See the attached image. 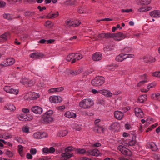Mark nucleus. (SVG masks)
Returning <instances> with one entry per match:
<instances>
[{"mask_svg":"<svg viewBox=\"0 0 160 160\" xmlns=\"http://www.w3.org/2000/svg\"><path fill=\"white\" fill-rule=\"evenodd\" d=\"M134 112L135 115L138 118H141L143 117V113L140 108H135L134 109Z\"/></svg>","mask_w":160,"mask_h":160,"instance_id":"obj_11","label":"nucleus"},{"mask_svg":"<svg viewBox=\"0 0 160 160\" xmlns=\"http://www.w3.org/2000/svg\"><path fill=\"white\" fill-rule=\"evenodd\" d=\"M104 130L105 129L102 127L99 126L98 125H96V127L94 129V131L96 132L99 133L104 132Z\"/></svg>","mask_w":160,"mask_h":160,"instance_id":"obj_23","label":"nucleus"},{"mask_svg":"<svg viewBox=\"0 0 160 160\" xmlns=\"http://www.w3.org/2000/svg\"><path fill=\"white\" fill-rule=\"evenodd\" d=\"M48 137V135L45 132H41V135H40V139L43 138H45Z\"/></svg>","mask_w":160,"mask_h":160,"instance_id":"obj_54","label":"nucleus"},{"mask_svg":"<svg viewBox=\"0 0 160 160\" xmlns=\"http://www.w3.org/2000/svg\"><path fill=\"white\" fill-rule=\"evenodd\" d=\"M156 84L155 82H152L151 83H149L147 85V88L148 90L147 89H142L141 90V92H148V90L151 88H152L155 86Z\"/></svg>","mask_w":160,"mask_h":160,"instance_id":"obj_25","label":"nucleus"},{"mask_svg":"<svg viewBox=\"0 0 160 160\" xmlns=\"http://www.w3.org/2000/svg\"><path fill=\"white\" fill-rule=\"evenodd\" d=\"M15 60L12 58L6 59L1 63L3 67H6L12 65L15 62Z\"/></svg>","mask_w":160,"mask_h":160,"instance_id":"obj_8","label":"nucleus"},{"mask_svg":"<svg viewBox=\"0 0 160 160\" xmlns=\"http://www.w3.org/2000/svg\"><path fill=\"white\" fill-rule=\"evenodd\" d=\"M4 90L10 94H14L17 95L18 93V89H14L11 86H6L3 88Z\"/></svg>","mask_w":160,"mask_h":160,"instance_id":"obj_7","label":"nucleus"},{"mask_svg":"<svg viewBox=\"0 0 160 160\" xmlns=\"http://www.w3.org/2000/svg\"><path fill=\"white\" fill-rule=\"evenodd\" d=\"M132 9H122L121 10V12H122L129 13L130 12H132Z\"/></svg>","mask_w":160,"mask_h":160,"instance_id":"obj_55","label":"nucleus"},{"mask_svg":"<svg viewBox=\"0 0 160 160\" xmlns=\"http://www.w3.org/2000/svg\"><path fill=\"white\" fill-rule=\"evenodd\" d=\"M18 118L20 120L26 121L32 120L33 118V117L30 116L29 117L27 115L24 114L20 115L18 117Z\"/></svg>","mask_w":160,"mask_h":160,"instance_id":"obj_12","label":"nucleus"},{"mask_svg":"<svg viewBox=\"0 0 160 160\" xmlns=\"http://www.w3.org/2000/svg\"><path fill=\"white\" fill-rule=\"evenodd\" d=\"M22 131L24 132L28 133L29 132V128L27 126L23 127L22 128Z\"/></svg>","mask_w":160,"mask_h":160,"instance_id":"obj_44","label":"nucleus"},{"mask_svg":"<svg viewBox=\"0 0 160 160\" xmlns=\"http://www.w3.org/2000/svg\"><path fill=\"white\" fill-rule=\"evenodd\" d=\"M62 98L58 96H52L50 97L49 100H61Z\"/></svg>","mask_w":160,"mask_h":160,"instance_id":"obj_37","label":"nucleus"},{"mask_svg":"<svg viewBox=\"0 0 160 160\" xmlns=\"http://www.w3.org/2000/svg\"><path fill=\"white\" fill-rule=\"evenodd\" d=\"M43 55L38 52H33L30 55V57L32 58H39L42 57Z\"/></svg>","mask_w":160,"mask_h":160,"instance_id":"obj_22","label":"nucleus"},{"mask_svg":"<svg viewBox=\"0 0 160 160\" xmlns=\"http://www.w3.org/2000/svg\"><path fill=\"white\" fill-rule=\"evenodd\" d=\"M52 24V22L49 21H46L44 24V25L46 27H51V25Z\"/></svg>","mask_w":160,"mask_h":160,"instance_id":"obj_57","label":"nucleus"},{"mask_svg":"<svg viewBox=\"0 0 160 160\" xmlns=\"http://www.w3.org/2000/svg\"><path fill=\"white\" fill-rule=\"evenodd\" d=\"M76 1L75 0H68L64 2V4L66 5H73L75 4Z\"/></svg>","mask_w":160,"mask_h":160,"instance_id":"obj_36","label":"nucleus"},{"mask_svg":"<svg viewBox=\"0 0 160 160\" xmlns=\"http://www.w3.org/2000/svg\"><path fill=\"white\" fill-rule=\"evenodd\" d=\"M126 38V35L121 32L116 34L111 33V38H112L116 41H120Z\"/></svg>","mask_w":160,"mask_h":160,"instance_id":"obj_5","label":"nucleus"},{"mask_svg":"<svg viewBox=\"0 0 160 160\" xmlns=\"http://www.w3.org/2000/svg\"><path fill=\"white\" fill-rule=\"evenodd\" d=\"M34 14V12H27L25 13V15L26 16L31 17Z\"/></svg>","mask_w":160,"mask_h":160,"instance_id":"obj_46","label":"nucleus"},{"mask_svg":"<svg viewBox=\"0 0 160 160\" xmlns=\"http://www.w3.org/2000/svg\"><path fill=\"white\" fill-rule=\"evenodd\" d=\"M151 7H147L145 8L141 7L138 10V11L140 12H143L148 11L151 10Z\"/></svg>","mask_w":160,"mask_h":160,"instance_id":"obj_29","label":"nucleus"},{"mask_svg":"<svg viewBox=\"0 0 160 160\" xmlns=\"http://www.w3.org/2000/svg\"><path fill=\"white\" fill-rule=\"evenodd\" d=\"M22 83L23 84H27L29 86H31L34 83V82L32 80L29 81L27 80L26 81H24L23 80H22Z\"/></svg>","mask_w":160,"mask_h":160,"instance_id":"obj_33","label":"nucleus"},{"mask_svg":"<svg viewBox=\"0 0 160 160\" xmlns=\"http://www.w3.org/2000/svg\"><path fill=\"white\" fill-rule=\"evenodd\" d=\"M30 152L31 154L34 155L37 152V150L35 148H32L30 150Z\"/></svg>","mask_w":160,"mask_h":160,"instance_id":"obj_53","label":"nucleus"},{"mask_svg":"<svg viewBox=\"0 0 160 160\" xmlns=\"http://www.w3.org/2000/svg\"><path fill=\"white\" fill-rule=\"evenodd\" d=\"M10 34L9 32L4 33L0 36V42L2 43L6 42L10 38Z\"/></svg>","mask_w":160,"mask_h":160,"instance_id":"obj_9","label":"nucleus"},{"mask_svg":"<svg viewBox=\"0 0 160 160\" xmlns=\"http://www.w3.org/2000/svg\"><path fill=\"white\" fill-rule=\"evenodd\" d=\"M48 92L49 93H54L56 92L55 88H52L48 90Z\"/></svg>","mask_w":160,"mask_h":160,"instance_id":"obj_60","label":"nucleus"},{"mask_svg":"<svg viewBox=\"0 0 160 160\" xmlns=\"http://www.w3.org/2000/svg\"><path fill=\"white\" fill-rule=\"evenodd\" d=\"M143 76L144 78L145 79V80H142V81H140L137 84V86L138 87H140L142 85H143L144 83L148 82V80L146 79L147 76L146 75L144 74L143 75Z\"/></svg>","mask_w":160,"mask_h":160,"instance_id":"obj_34","label":"nucleus"},{"mask_svg":"<svg viewBox=\"0 0 160 160\" xmlns=\"http://www.w3.org/2000/svg\"><path fill=\"white\" fill-rule=\"evenodd\" d=\"M75 129L77 131H80L81 129V125H77L76 126Z\"/></svg>","mask_w":160,"mask_h":160,"instance_id":"obj_59","label":"nucleus"},{"mask_svg":"<svg viewBox=\"0 0 160 160\" xmlns=\"http://www.w3.org/2000/svg\"><path fill=\"white\" fill-rule=\"evenodd\" d=\"M4 108L7 109L9 110L10 111H13L16 109V107L12 104L10 103L7 104L5 106Z\"/></svg>","mask_w":160,"mask_h":160,"instance_id":"obj_28","label":"nucleus"},{"mask_svg":"<svg viewBox=\"0 0 160 160\" xmlns=\"http://www.w3.org/2000/svg\"><path fill=\"white\" fill-rule=\"evenodd\" d=\"M125 59L127 58H132L134 57V55L133 54H124Z\"/></svg>","mask_w":160,"mask_h":160,"instance_id":"obj_47","label":"nucleus"},{"mask_svg":"<svg viewBox=\"0 0 160 160\" xmlns=\"http://www.w3.org/2000/svg\"><path fill=\"white\" fill-rule=\"evenodd\" d=\"M38 8L40 11H42L43 10L46 9V8L45 7H41L40 6H39L38 7Z\"/></svg>","mask_w":160,"mask_h":160,"instance_id":"obj_63","label":"nucleus"},{"mask_svg":"<svg viewBox=\"0 0 160 160\" xmlns=\"http://www.w3.org/2000/svg\"><path fill=\"white\" fill-rule=\"evenodd\" d=\"M151 0H141L140 2L142 5H146L150 3Z\"/></svg>","mask_w":160,"mask_h":160,"instance_id":"obj_39","label":"nucleus"},{"mask_svg":"<svg viewBox=\"0 0 160 160\" xmlns=\"http://www.w3.org/2000/svg\"><path fill=\"white\" fill-rule=\"evenodd\" d=\"M118 126L119 125L118 123H113L110 126L109 128L111 130L116 129Z\"/></svg>","mask_w":160,"mask_h":160,"instance_id":"obj_38","label":"nucleus"},{"mask_svg":"<svg viewBox=\"0 0 160 160\" xmlns=\"http://www.w3.org/2000/svg\"><path fill=\"white\" fill-rule=\"evenodd\" d=\"M102 55L99 52H96L92 56V59L95 61H99L102 59Z\"/></svg>","mask_w":160,"mask_h":160,"instance_id":"obj_15","label":"nucleus"},{"mask_svg":"<svg viewBox=\"0 0 160 160\" xmlns=\"http://www.w3.org/2000/svg\"><path fill=\"white\" fill-rule=\"evenodd\" d=\"M78 152L79 153L83 154L86 151L84 149H78Z\"/></svg>","mask_w":160,"mask_h":160,"instance_id":"obj_56","label":"nucleus"},{"mask_svg":"<svg viewBox=\"0 0 160 160\" xmlns=\"http://www.w3.org/2000/svg\"><path fill=\"white\" fill-rule=\"evenodd\" d=\"M82 55L79 53H74V58L72 60V63L75 62L77 61L82 59Z\"/></svg>","mask_w":160,"mask_h":160,"instance_id":"obj_17","label":"nucleus"},{"mask_svg":"<svg viewBox=\"0 0 160 160\" xmlns=\"http://www.w3.org/2000/svg\"><path fill=\"white\" fill-rule=\"evenodd\" d=\"M56 92H59L62 91L64 90V88L63 87H60L57 88H55Z\"/></svg>","mask_w":160,"mask_h":160,"instance_id":"obj_52","label":"nucleus"},{"mask_svg":"<svg viewBox=\"0 0 160 160\" xmlns=\"http://www.w3.org/2000/svg\"><path fill=\"white\" fill-rule=\"evenodd\" d=\"M124 54L123 53L120 54L118 56H117L115 59L116 61L118 62H121L123 61L125 59Z\"/></svg>","mask_w":160,"mask_h":160,"instance_id":"obj_27","label":"nucleus"},{"mask_svg":"<svg viewBox=\"0 0 160 160\" xmlns=\"http://www.w3.org/2000/svg\"><path fill=\"white\" fill-rule=\"evenodd\" d=\"M73 147H69L65 149V152L62 154V157L61 158V160H66L72 157V154L69 152L73 150Z\"/></svg>","mask_w":160,"mask_h":160,"instance_id":"obj_2","label":"nucleus"},{"mask_svg":"<svg viewBox=\"0 0 160 160\" xmlns=\"http://www.w3.org/2000/svg\"><path fill=\"white\" fill-rule=\"evenodd\" d=\"M116 66L118 67V66L115 65V66H113L112 65H110L107 68L108 69L110 70V71H113L114 70V67Z\"/></svg>","mask_w":160,"mask_h":160,"instance_id":"obj_58","label":"nucleus"},{"mask_svg":"<svg viewBox=\"0 0 160 160\" xmlns=\"http://www.w3.org/2000/svg\"><path fill=\"white\" fill-rule=\"evenodd\" d=\"M55 149L52 147H51L49 149V153H52L55 152Z\"/></svg>","mask_w":160,"mask_h":160,"instance_id":"obj_62","label":"nucleus"},{"mask_svg":"<svg viewBox=\"0 0 160 160\" xmlns=\"http://www.w3.org/2000/svg\"><path fill=\"white\" fill-rule=\"evenodd\" d=\"M88 152L89 155L96 157L98 156L100 154L99 151L97 149L90 150L88 151Z\"/></svg>","mask_w":160,"mask_h":160,"instance_id":"obj_16","label":"nucleus"},{"mask_svg":"<svg viewBox=\"0 0 160 160\" xmlns=\"http://www.w3.org/2000/svg\"><path fill=\"white\" fill-rule=\"evenodd\" d=\"M150 15L152 17L155 18L160 17V11L159 10H154L150 13Z\"/></svg>","mask_w":160,"mask_h":160,"instance_id":"obj_19","label":"nucleus"},{"mask_svg":"<svg viewBox=\"0 0 160 160\" xmlns=\"http://www.w3.org/2000/svg\"><path fill=\"white\" fill-rule=\"evenodd\" d=\"M100 93L107 97H110L112 95V93L109 91L105 89L101 90Z\"/></svg>","mask_w":160,"mask_h":160,"instance_id":"obj_18","label":"nucleus"},{"mask_svg":"<svg viewBox=\"0 0 160 160\" xmlns=\"http://www.w3.org/2000/svg\"><path fill=\"white\" fill-rule=\"evenodd\" d=\"M132 50V48L130 47H127L124 48L122 50V52L123 54H127L130 52Z\"/></svg>","mask_w":160,"mask_h":160,"instance_id":"obj_32","label":"nucleus"},{"mask_svg":"<svg viewBox=\"0 0 160 160\" xmlns=\"http://www.w3.org/2000/svg\"><path fill=\"white\" fill-rule=\"evenodd\" d=\"M81 23V22L80 21H75L74 22L73 27H77Z\"/></svg>","mask_w":160,"mask_h":160,"instance_id":"obj_49","label":"nucleus"},{"mask_svg":"<svg viewBox=\"0 0 160 160\" xmlns=\"http://www.w3.org/2000/svg\"><path fill=\"white\" fill-rule=\"evenodd\" d=\"M68 133L67 130L60 131L58 133V135L59 137H64Z\"/></svg>","mask_w":160,"mask_h":160,"instance_id":"obj_35","label":"nucleus"},{"mask_svg":"<svg viewBox=\"0 0 160 160\" xmlns=\"http://www.w3.org/2000/svg\"><path fill=\"white\" fill-rule=\"evenodd\" d=\"M41 132H37L33 135V137L36 139H40Z\"/></svg>","mask_w":160,"mask_h":160,"instance_id":"obj_43","label":"nucleus"},{"mask_svg":"<svg viewBox=\"0 0 160 160\" xmlns=\"http://www.w3.org/2000/svg\"><path fill=\"white\" fill-rule=\"evenodd\" d=\"M148 145V147L151 149L153 151H156L158 149L157 146L153 142H151L149 143Z\"/></svg>","mask_w":160,"mask_h":160,"instance_id":"obj_24","label":"nucleus"},{"mask_svg":"<svg viewBox=\"0 0 160 160\" xmlns=\"http://www.w3.org/2000/svg\"><path fill=\"white\" fill-rule=\"evenodd\" d=\"M74 58V53H72L69 54L68 56L66 58V60L68 61H70L72 59Z\"/></svg>","mask_w":160,"mask_h":160,"instance_id":"obj_42","label":"nucleus"},{"mask_svg":"<svg viewBox=\"0 0 160 160\" xmlns=\"http://www.w3.org/2000/svg\"><path fill=\"white\" fill-rule=\"evenodd\" d=\"M112 50V48L109 46H107L104 48V51L105 52H107Z\"/></svg>","mask_w":160,"mask_h":160,"instance_id":"obj_51","label":"nucleus"},{"mask_svg":"<svg viewBox=\"0 0 160 160\" xmlns=\"http://www.w3.org/2000/svg\"><path fill=\"white\" fill-rule=\"evenodd\" d=\"M101 90H97L95 89H93L92 90V92L94 94H95L96 93H100V91Z\"/></svg>","mask_w":160,"mask_h":160,"instance_id":"obj_61","label":"nucleus"},{"mask_svg":"<svg viewBox=\"0 0 160 160\" xmlns=\"http://www.w3.org/2000/svg\"><path fill=\"white\" fill-rule=\"evenodd\" d=\"M134 137L135 138V136H133L132 137V139L129 141L128 143H126V146H132L135 145L136 141L135 140H134Z\"/></svg>","mask_w":160,"mask_h":160,"instance_id":"obj_30","label":"nucleus"},{"mask_svg":"<svg viewBox=\"0 0 160 160\" xmlns=\"http://www.w3.org/2000/svg\"><path fill=\"white\" fill-rule=\"evenodd\" d=\"M64 116L65 117L69 118H75L76 117V114L70 111H67L65 113Z\"/></svg>","mask_w":160,"mask_h":160,"instance_id":"obj_20","label":"nucleus"},{"mask_svg":"<svg viewBox=\"0 0 160 160\" xmlns=\"http://www.w3.org/2000/svg\"><path fill=\"white\" fill-rule=\"evenodd\" d=\"M3 17L4 18L9 20L11 19L12 18L11 15L9 14H3Z\"/></svg>","mask_w":160,"mask_h":160,"instance_id":"obj_48","label":"nucleus"},{"mask_svg":"<svg viewBox=\"0 0 160 160\" xmlns=\"http://www.w3.org/2000/svg\"><path fill=\"white\" fill-rule=\"evenodd\" d=\"M82 69L81 68L77 70H70L69 73L72 75H76L82 72Z\"/></svg>","mask_w":160,"mask_h":160,"instance_id":"obj_21","label":"nucleus"},{"mask_svg":"<svg viewBox=\"0 0 160 160\" xmlns=\"http://www.w3.org/2000/svg\"><path fill=\"white\" fill-rule=\"evenodd\" d=\"M121 153L122 154L127 156H130L132 154L131 152L129 150L126 148L125 147L124 148V149Z\"/></svg>","mask_w":160,"mask_h":160,"instance_id":"obj_26","label":"nucleus"},{"mask_svg":"<svg viewBox=\"0 0 160 160\" xmlns=\"http://www.w3.org/2000/svg\"><path fill=\"white\" fill-rule=\"evenodd\" d=\"M18 151L19 154H20V156L21 157H22L24 155V154L23 152V147L22 145H19L18 146Z\"/></svg>","mask_w":160,"mask_h":160,"instance_id":"obj_40","label":"nucleus"},{"mask_svg":"<svg viewBox=\"0 0 160 160\" xmlns=\"http://www.w3.org/2000/svg\"><path fill=\"white\" fill-rule=\"evenodd\" d=\"M15 140L20 143H22L23 142L22 139L19 137L16 138Z\"/></svg>","mask_w":160,"mask_h":160,"instance_id":"obj_64","label":"nucleus"},{"mask_svg":"<svg viewBox=\"0 0 160 160\" xmlns=\"http://www.w3.org/2000/svg\"><path fill=\"white\" fill-rule=\"evenodd\" d=\"M65 23L68 27L72 26L73 27L74 22L71 20L66 21Z\"/></svg>","mask_w":160,"mask_h":160,"instance_id":"obj_41","label":"nucleus"},{"mask_svg":"<svg viewBox=\"0 0 160 160\" xmlns=\"http://www.w3.org/2000/svg\"><path fill=\"white\" fill-rule=\"evenodd\" d=\"M147 99V95H143L139 97L138 100H146Z\"/></svg>","mask_w":160,"mask_h":160,"instance_id":"obj_45","label":"nucleus"},{"mask_svg":"<svg viewBox=\"0 0 160 160\" xmlns=\"http://www.w3.org/2000/svg\"><path fill=\"white\" fill-rule=\"evenodd\" d=\"M111 38V33H102L98 35L97 37V39L101 40L103 38Z\"/></svg>","mask_w":160,"mask_h":160,"instance_id":"obj_13","label":"nucleus"},{"mask_svg":"<svg viewBox=\"0 0 160 160\" xmlns=\"http://www.w3.org/2000/svg\"><path fill=\"white\" fill-rule=\"evenodd\" d=\"M52 110H49L42 116L43 122L45 123L52 122L54 121L53 118L52 116L53 113Z\"/></svg>","mask_w":160,"mask_h":160,"instance_id":"obj_1","label":"nucleus"},{"mask_svg":"<svg viewBox=\"0 0 160 160\" xmlns=\"http://www.w3.org/2000/svg\"><path fill=\"white\" fill-rule=\"evenodd\" d=\"M39 95L35 92H29L24 97L25 100H34L39 97Z\"/></svg>","mask_w":160,"mask_h":160,"instance_id":"obj_4","label":"nucleus"},{"mask_svg":"<svg viewBox=\"0 0 160 160\" xmlns=\"http://www.w3.org/2000/svg\"><path fill=\"white\" fill-rule=\"evenodd\" d=\"M152 75L154 77H160V71L153 72L152 74Z\"/></svg>","mask_w":160,"mask_h":160,"instance_id":"obj_50","label":"nucleus"},{"mask_svg":"<svg viewBox=\"0 0 160 160\" xmlns=\"http://www.w3.org/2000/svg\"><path fill=\"white\" fill-rule=\"evenodd\" d=\"M31 110L32 112L36 114H41L43 111L42 109L40 107L35 106L32 108Z\"/></svg>","mask_w":160,"mask_h":160,"instance_id":"obj_10","label":"nucleus"},{"mask_svg":"<svg viewBox=\"0 0 160 160\" xmlns=\"http://www.w3.org/2000/svg\"><path fill=\"white\" fill-rule=\"evenodd\" d=\"M114 114L115 118L119 120L122 119L124 116V114L119 111H115Z\"/></svg>","mask_w":160,"mask_h":160,"instance_id":"obj_14","label":"nucleus"},{"mask_svg":"<svg viewBox=\"0 0 160 160\" xmlns=\"http://www.w3.org/2000/svg\"><path fill=\"white\" fill-rule=\"evenodd\" d=\"M58 13L57 12L53 13H49L47 17L49 18H53L57 17L58 16Z\"/></svg>","mask_w":160,"mask_h":160,"instance_id":"obj_31","label":"nucleus"},{"mask_svg":"<svg viewBox=\"0 0 160 160\" xmlns=\"http://www.w3.org/2000/svg\"><path fill=\"white\" fill-rule=\"evenodd\" d=\"M93 104V101H81L79 103V106L81 108H89Z\"/></svg>","mask_w":160,"mask_h":160,"instance_id":"obj_6","label":"nucleus"},{"mask_svg":"<svg viewBox=\"0 0 160 160\" xmlns=\"http://www.w3.org/2000/svg\"><path fill=\"white\" fill-rule=\"evenodd\" d=\"M105 81L104 78L102 76H98L92 81V85L95 86L101 85Z\"/></svg>","mask_w":160,"mask_h":160,"instance_id":"obj_3","label":"nucleus"}]
</instances>
